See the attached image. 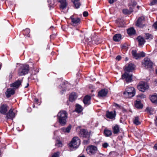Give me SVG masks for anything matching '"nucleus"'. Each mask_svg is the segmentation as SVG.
<instances>
[{
    "label": "nucleus",
    "mask_w": 157,
    "mask_h": 157,
    "mask_svg": "<svg viewBox=\"0 0 157 157\" xmlns=\"http://www.w3.org/2000/svg\"><path fill=\"white\" fill-rule=\"evenodd\" d=\"M35 102H38V99L36 98L35 99Z\"/></svg>",
    "instance_id": "obj_58"
},
{
    "label": "nucleus",
    "mask_w": 157,
    "mask_h": 157,
    "mask_svg": "<svg viewBox=\"0 0 157 157\" xmlns=\"http://www.w3.org/2000/svg\"><path fill=\"white\" fill-rule=\"evenodd\" d=\"M69 85L67 82H63L62 84L59 86V88L62 90L60 91L61 94L67 89V87Z\"/></svg>",
    "instance_id": "obj_11"
},
{
    "label": "nucleus",
    "mask_w": 157,
    "mask_h": 157,
    "mask_svg": "<svg viewBox=\"0 0 157 157\" xmlns=\"http://www.w3.org/2000/svg\"><path fill=\"white\" fill-rule=\"evenodd\" d=\"M135 105L136 107L138 109H141L143 107V105L140 101H136L135 103Z\"/></svg>",
    "instance_id": "obj_31"
},
{
    "label": "nucleus",
    "mask_w": 157,
    "mask_h": 157,
    "mask_svg": "<svg viewBox=\"0 0 157 157\" xmlns=\"http://www.w3.org/2000/svg\"><path fill=\"white\" fill-rule=\"evenodd\" d=\"M59 2L61 3L60 7L61 9L64 10L66 8L67 5L66 0H59Z\"/></svg>",
    "instance_id": "obj_18"
},
{
    "label": "nucleus",
    "mask_w": 157,
    "mask_h": 157,
    "mask_svg": "<svg viewBox=\"0 0 157 157\" xmlns=\"http://www.w3.org/2000/svg\"><path fill=\"white\" fill-rule=\"evenodd\" d=\"M149 86L146 82L141 81L139 82L137 86L138 89L140 91L144 92L148 89Z\"/></svg>",
    "instance_id": "obj_4"
},
{
    "label": "nucleus",
    "mask_w": 157,
    "mask_h": 157,
    "mask_svg": "<svg viewBox=\"0 0 157 157\" xmlns=\"http://www.w3.org/2000/svg\"><path fill=\"white\" fill-rule=\"evenodd\" d=\"M80 144V141L77 137H75L72 139L69 144V146L71 147L76 148L78 147Z\"/></svg>",
    "instance_id": "obj_2"
},
{
    "label": "nucleus",
    "mask_w": 157,
    "mask_h": 157,
    "mask_svg": "<svg viewBox=\"0 0 157 157\" xmlns=\"http://www.w3.org/2000/svg\"><path fill=\"white\" fill-rule=\"evenodd\" d=\"M140 6H137V8H138V9H139V8Z\"/></svg>",
    "instance_id": "obj_61"
},
{
    "label": "nucleus",
    "mask_w": 157,
    "mask_h": 157,
    "mask_svg": "<svg viewBox=\"0 0 157 157\" xmlns=\"http://www.w3.org/2000/svg\"><path fill=\"white\" fill-rule=\"evenodd\" d=\"M156 122L157 123V117H156ZM156 124H157V123Z\"/></svg>",
    "instance_id": "obj_63"
},
{
    "label": "nucleus",
    "mask_w": 157,
    "mask_h": 157,
    "mask_svg": "<svg viewBox=\"0 0 157 157\" xmlns=\"http://www.w3.org/2000/svg\"><path fill=\"white\" fill-rule=\"evenodd\" d=\"M152 26L155 29L157 30V21L153 24Z\"/></svg>",
    "instance_id": "obj_45"
},
{
    "label": "nucleus",
    "mask_w": 157,
    "mask_h": 157,
    "mask_svg": "<svg viewBox=\"0 0 157 157\" xmlns=\"http://www.w3.org/2000/svg\"><path fill=\"white\" fill-rule=\"evenodd\" d=\"M97 148L96 147L91 145L89 146L87 149V152L90 154H94L97 151Z\"/></svg>",
    "instance_id": "obj_8"
},
{
    "label": "nucleus",
    "mask_w": 157,
    "mask_h": 157,
    "mask_svg": "<svg viewBox=\"0 0 157 157\" xmlns=\"http://www.w3.org/2000/svg\"><path fill=\"white\" fill-rule=\"evenodd\" d=\"M136 66L133 63H129L128 64V72H132L135 69Z\"/></svg>",
    "instance_id": "obj_22"
},
{
    "label": "nucleus",
    "mask_w": 157,
    "mask_h": 157,
    "mask_svg": "<svg viewBox=\"0 0 157 157\" xmlns=\"http://www.w3.org/2000/svg\"><path fill=\"white\" fill-rule=\"evenodd\" d=\"M127 60H128V59H127V57H126V58H125V61H127Z\"/></svg>",
    "instance_id": "obj_62"
},
{
    "label": "nucleus",
    "mask_w": 157,
    "mask_h": 157,
    "mask_svg": "<svg viewBox=\"0 0 157 157\" xmlns=\"http://www.w3.org/2000/svg\"><path fill=\"white\" fill-rule=\"evenodd\" d=\"M91 97L90 96H86L84 97L83 102L85 105H88L90 104Z\"/></svg>",
    "instance_id": "obj_19"
},
{
    "label": "nucleus",
    "mask_w": 157,
    "mask_h": 157,
    "mask_svg": "<svg viewBox=\"0 0 157 157\" xmlns=\"http://www.w3.org/2000/svg\"><path fill=\"white\" fill-rule=\"evenodd\" d=\"M113 105L114 106L118 109L120 108L121 107V106L120 105L116 103H114L113 104Z\"/></svg>",
    "instance_id": "obj_44"
},
{
    "label": "nucleus",
    "mask_w": 157,
    "mask_h": 157,
    "mask_svg": "<svg viewBox=\"0 0 157 157\" xmlns=\"http://www.w3.org/2000/svg\"><path fill=\"white\" fill-rule=\"evenodd\" d=\"M84 142H86V143H88V141H87V140H84Z\"/></svg>",
    "instance_id": "obj_60"
},
{
    "label": "nucleus",
    "mask_w": 157,
    "mask_h": 157,
    "mask_svg": "<svg viewBox=\"0 0 157 157\" xmlns=\"http://www.w3.org/2000/svg\"><path fill=\"white\" fill-rule=\"evenodd\" d=\"M90 132H88L86 130L82 129L80 130V135L81 137L89 138L90 137Z\"/></svg>",
    "instance_id": "obj_9"
},
{
    "label": "nucleus",
    "mask_w": 157,
    "mask_h": 157,
    "mask_svg": "<svg viewBox=\"0 0 157 157\" xmlns=\"http://www.w3.org/2000/svg\"><path fill=\"white\" fill-rule=\"evenodd\" d=\"M82 106L80 105L77 104L76 105L75 111L78 113H80L82 112Z\"/></svg>",
    "instance_id": "obj_32"
},
{
    "label": "nucleus",
    "mask_w": 157,
    "mask_h": 157,
    "mask_svg": "<svg viewBox=\"0 0 157 157\" xmlns=\"http://www.w3.org/2000/svg\"><path fill=\"white\" fill-rule=\"evenodd\" d=\"M123 13L125 15L128 14V9H124L123 10Z\"/></svg>",
    "instance_id": "obj_47"
},
{
    "label": "nucleus",
    "mask_w": 157,
    "mask_h": 157,
    "mask_svg": "<svg viewBox=\"0 0 157 157\" xmlns=\"http://www.w3.org/2000/svg\"><path fill=\"white\" fill-rule=\"evenodd\" d=\"M29 70V66L28 65H22L19 70L18 74L20 76L24 75L28 73Z\"/></svg>",
    "instance_id": "obj_3"
},
{
    "label": "nucleus",
    "mask_w": 157,
    "mask_h": 157,
    "mask_svg": "<svg viewBox=\"0 0 157 157\" xmlns=\"http://www.w3.org/2000/svg\"><path fill=\"white\" fill-rule=\"evenodd\" d=\"M150 99L152 103L156 104L157 103V94H155L151 96Z\"/></svg>",
    "instance_id": "obj_23"
},
{
    "label": "nucleus",
    "mask_w": 157,
    "mask_h": 157,
    "mask_svg": "<svg viewBox=\"0 0 157 157\" xmlns=\"http://www.w3.org/2000/svg\"><path fill=\"white\" fill-rule=\"evenodd\" d=\"M67 113L65 111H61L57 114V118L60 124L64 126L66 124V120L67 118Z\"/></svg>",
    "instance_id": "obj_1"
},
{
    "label": "nucleus",
    "mask_w": 157,
    "mask_h": 157,
    "mask_svg": "<svg viewBox=\"0 0 157 157\" xmlns=\"http://www.w3.org/2000/svg\"><path fill=\"white\" fill-rule=\"evenodd\" d=\"M116 116V114L113 112H109L108 111L106 112V117L110 119H113L115 118Z\"/></svg>",
    "instance_id": "obj_16"
},
{
    "label": "nucleus",
    "mask_w": 157,
    "mask_h": 157,
    "mask_svg": "<svg viewBox=\"0 0 157 157\" xmlns=\"http://www.w3.org/2000/svg\"><path fill=\"white\" fill-rule=\"evenodd\" d=\"M134 123L136 125H138L140 124V122L139 120L138 117H136L133 120Z\"/></svg>",
    "instance_id": "obj_37"
},
{
    "label": "nucleus",
    "mask_w": 157,
    "mask_h": 157,
    "mask_svg": "<svg viewBox=\"0 0 157 157\" xmlns=\"http://www.w3.org/2000/svg\"><path fill=\"white\" fill-rule=\"evenodd\" d=\"M132 53L133 57L136 59L145 56V54L144 52H142L137 53L136 51L135 50H132Z\"/></svg>",
    "instance_id": "obj_5"
},
{
    "label": "nucleus",
    "mask_w": 157,
    "mask_h": 157,
    "mask_svg": "<svg viewBox=\"0 0 157 157\" xmlns=\"http://www.w3.org/2000/svg\"><path fill=\"white\" fill-rule=\"evenodd\" d=\"M116 1L117 0H109V2L110 4H112Z\"/></svg>",
    "instance_id": "obj_51"
},
{
    "label": "nucleus",
    "mask_w": 157,
    "mask_h": 157,
    "mask_svg": "<svg viewBox=\"0 0 157 157\" xmlns=\"http://www.w3.org/2000/svg\"><path fill=\"white\" fill-rule=\"evenodd\" d=\"M133 88V87H128V92H131L132 91V90H131V88Z\"/></svg>",
    "instance_id": "obj_55"
},
{
    "label": "nucleus",
    "mask_w": 157,
    "mask_h": 157,
    "mask_svg": "<svg viewBox=\"0 0 157 157\" xmlns=\"http://www.w3.org/2000/svg\"><path fill=\"white\" fill-rule=\"evenodd\" d=\"M156 73L157 74V69H156L155 70Z\"/></svg>",
    "instance_id": "obj_64"
},
{
    "label": "nucleus",
    "mask_w": 157,
    "mask_h": 157,
    "mask_svg": "<svg viewBox=\"0 0 157 157\" xmlns=\"http://www.w3.org/2000/svg\"><path fill=\"white\" fill-rule=\"evenodd\" d=\"M125 95L128 94V90L126 89L125 91L123 93Z\"/></svg>",
    "instance_id": "obj_54"
},
{
    "label": "nucleus",
    "mask_w": 157,
    "mask_h": 157,
    "mask_svg": "<svg viewBox=\"0 0 157 157\" xmlns=\"http://www.w3.org/2000/svg\"><path fill=\"white\" fill-rule=\"evenodd\" d=\"M137 39L139 43V44L140 45H143L145 42L144 39L140 36H139L137 37Z\"/></svg>",
    "instance_id": "obj_24"
},
{
    "label": "nucleus",
    "mask_w": 157,
    "mask_h": 157,
    "mask_svg": "<svg viewBox=\"0 0 157 157\" xmlns=\"http://www.w3.org/2000/svg\"><path fill=\"white\" fill-rule=\"evenodd\" d=\"M131 90H132V91L128 92V98L132 97L135 95L136 91L135 88H132Z\"/></svg>",
    "instance_id": "obj_30"
},
{
    "label": "nucleus",
    "mask_w": 157,
    "mask_h": 157,
    "mask_svg": "<svg viewBox=\"0 0 157 157\" xmlns=\"http://www.w3.org/2000/svg\"><path fill=\"white\" fill-rule=\"evenodd\" d=\"M79 0H74L73 3L76 9H78L81 5V4L79 2Z\"/></svg>",
    "instance_id": "obj_34"
},
{
    "label": "nucleus",
    "mask_w": 157,
    "mask_h": 157,
    "mask_svg": "<svg viewBox=\"0 0 157 157\" xmlns=\"http://www.w3.org/2000/svg\"><path fill=\"white\" fill-rule=\"evenodd\" d=\"M121 48L123 52H126L128 49V44L126 43L124 44L123 45H121Z\"/></svg>",
    "instance_id": "obj_35"
},
{
    "label": "nucleus",
    "mask_w": 157,
    "mask_h": 157,
    "mask_svg": "<svg viewBox=\"0 0 157 157\" xmlns=\"http://www.w3.org/2000/svg\"><path fill=\"white\" fill-rule=\"evenodd\" d=\"M121 35L120 34H117L115 35L113 37V40L115 42H119L121 39Z\"/></svg>",
    "instance_id": "obj_21"
},
{
    "label": "nucleus",
    "mask_w": 157,
    "mask_h": 157,
    "mask_svg": "<svg viewBox=\"0 0 157 157\" xmlns=\"http://www.w3.org/2000/svg\"><path fill=\"white\" fill-rule=\"evenodd\" d=\"M14 93V90L13 89L9 88L7 89L6 94L7 97L9 98L11 95L13 94Z\"/></svg>",
    "instance_id": "obj_20"
},
{
    "label": "nucleus",
    "mask_w": 157,
    "mask_h": 157,
    "mask_svg": "<svg viewBox=\"0 0 157 157\" xmlns=\"http://www.w3.org/2000/svg\"><path fill=\"white\" fill-rule=\"evenodd\" d=\"M48 2L50 6H52L55 4V2L54 0H48Z\"/></svg>",
    "instance_id": "obj_40"
},
{
    "label": "nucleus",
    "mask_w": 157,
    "mask_h": 157,
    "mask_svg": "<svg viewBox=\"0 0 157 157\" xmlns=\"http://www.w3.org/2000/svg\"><path fill=\"white\" fill-rule=\"evenodd\" d=\"M8 108L6 104L2 105L0 106V113L3 114H5L7 111Z\"/></svg>",
    "instance_id": "obj_13"
},
{
    "label": "nucleus",
    "mask_w": 157,
    "mask_h": 157,
    "mask_svg": "<svg viewBox=\"0 0 157 157\" xmlns=\"http://www.w3.org/2000/svg\"><path fill=\"white\" fill-rule=\"evenodd\" d=\"M108 91L106 89H102L100 91L98 94V96L99 97H104L108 93Z\"/></svg>",
    "instance_id": "obj_15"
},
{
    "label": "nucleus",
    "mask_w": 157,
    "mask_h": 157,
    "mask_svg": "<svg viewBox=\"0 0 157 157\" xmlns=\"http://www.w3.org/2000/svg\"><path fill=\"white\" fill-rule=\"evenodd\" d=\"M157 3V0H152V2L151 3V5H153L155 4L156 3Z\"/></svg>",
    "instance_id": "obj_46"
},
{
    "label": "nucleus",
    "mask_w": 157,
    "mask_h": 157,
    "mask_svg": "<svg viewBox=\"0 0 157 157\" xmlns=\"http://www.w3.org/2000/svg\"><path fill=\"white\" fill-rule=\"evenodd\" d=\"M145 39H153V36L151 34H149L148 33H147L145 34Z\"/></svg>",
    "instance_id": "obj_38"
},
{
    "label": "nucleus",
    "mask_w": 157,
    "mask_h": 157,
    "mask_svg": "<svg viewBox=\"0 0 157 157\" xmlns=\"http://www.w3.org/2000/svg\"><path fill=\"white\" fill-rule=\"evenodd\" d=\"M126 24H125L124 22H123V23L121 24H120V26L122 27H125Z\"/></svg>",
    "instance_id": "obj_50"
},
{
    "label": "nucleus",
    "mask_w": 157,
    "mask_h": 157,
    "mask_svg": "<svg viewBox=\"0 0 157 157\" xmlns=\"http://www.w3.org/2000/svg\"><path fill=\"white\" fill-rule=\"evenodd\" d=\"M60 152L59 151L55 152L51 157H59Z\"/></svg>",
    "instance_id": "obj_42"
},
{
    "label": "nucleus",
    "mask_w": 157,
    "mask_h": 157,
    "mask_svg": "<svg viewBox=\"0 0 157 157\" xmlns=\"http://www.w3.org/2000/svg\"><path fill=\"white\" fill-rule=\"evenodd\" d=\"M29 86V83H27V85L26 86H25V88H27L28 86Z\"/></svg>",
    "instance_id": "obj_57"
},
{
    "label": "nucleus",
    "mask_w": 157,
    "mask_h": 157,
    "mask_svg": "<svg viewBox=\"0 0 157 157\" xmlns=\"http://www.w3.org/2000/svg\"><path fill=\"white\" fill-rule=\"evenodd\" d=\"M78 157H86L84 155H79V156H78Z\"/></svg>",
    "instance_id": "obj_59"
},
{
    "label": "nucleus",
    "mask_w": 157,
    "mask_h": 157,
    "mask_svg": "<svg viewBox=\"0 0 157 157\" xmlns=\"http://www.w3.org/2000/svg\"><path fill=\"white\" fill-rule=\"evenodd\" d=\"M136 34V31L133 27L128 29V35L131 36Z\"/></svg>",
    "instance_id": "obj_29"
},
{
    "label": "nucleus",
    "mask_w": 157,
    "mask_h": 157,
    "mask_svg": "<svg viewBox=\"0 0 157 157\" xmlns=\"http://www.w3.org/2000/svg\"><path fill=\"white\" fill-rule=\"evenodd\" d=\"M15 113L13 112V109H10L8 113L6 114V117L7 119H12L15 117Z\"/></svg>",
    "instance_id": "obj_12"
},
{
    "label": "nucleus",
    "mask_w": 157,
    "mask_h": 157,
    "mask_svg": "<svg viewBox=\"0 0 157 157\" xmlns=\"http://www.w3.org/2000/svg\"><path fill=\"white\" fill-rule=\"evenodd\" d=\"M113 132L114 134L118 133L120 131V127L119 126L116 124L113 127Z\"/></svg>",
    "instance_id": "obj_26"
},
{
    "label": "nucleus",
    "mask_w": 157,
    "mask_h": 157,
    "mask_svg": "<svg viewBox=\"0 0 157 157\" xmlns=\"http://www.w3.org/2000/svg\"><path fill=\"white\" fill-rule=\"evenodd\" d=\"M77 96L75 93L73 92L69 96L70 101H72L77 98Z\"/></svg>",
    "instance_id": "obj_27"
},
{
    "label": "nucleus",
    "mask_w": 157,
    "mask_h": 157,
    "mask_svg": "<svg viewBox=\"0 0 157 157\" xmlns=\"http://www.w3.org/2000/svg\"><path fill=\"white\" fill-rule=\"evenodd\" d=\"M145 21V18L144 17L141 16L139 17L136 23L137 26L140 27H142L144 26L143 23Z\"/></svg>",
    "instance_id": "obj_10"
},
{
    "label": "nucleus",
    "mask_w": 157,
    "mask_h": 157,
    "mask_svg": "<svg viewBox=\"0 0 157 157\" xmlns=\"http://www.w3.org/2000/svg\"><path fill=\"white\" fill-rule=\"evenodd\" d=\"M55 145L58 147H60L62 146V143L59 141H57Z\"/></svg>",
    "instance_id": "obj_41"
},
{
    "label": "nucleus",
    "mask_w": 157,
    "mask_h": 157,
    "mask_svg": "<svg viewBox=\"0 0 157 157\" xmlns=\"http://www.w3.org/2000/svg\"><path fill=\"white\" fill-rule=\"evenodd\" d=\"M108 144L107 143H104L103 145V147L104 148H106L108 147Z\"/></svg>",
    "instance_id": "obj_48"
},
{
    "label": "nucleus",
    "mask_w": 157,
    "mask_h": 157,
    "mask_svg": "<svg viewBox=\"0 0 157 157\" xmlns=\"http://www.w3.org/2000/svg\"><path fill=\"white\" fill-rule=\"evenodd\" d=\"M88 13L87 12V11H84L83 13V15L85 17H86L87 16H88Z\"/></svg>",
    "instance_id": "obj_49"
},
{
    "label": "nucleus",
    "mask_w": 157,
    "mask_h": 157,
    "mask_svg": "<svg viewBox=\"0 0 157 157\" xmlns=\"http://www.w3.org/2000/svg\"><path fill=\"white\" fill-rule=\"evenodd\" d=\"M146 110L150 114H152V111L151 110V109L149 108L148 107H147L146 108Z\"/></svg>",
    "instance_id": "obj_43"
},
{
    "label": "nucleus",
    "mask_w": 157,
    "mask_h": 157,
    "mask_svg": "<svg viewBox=\"0 0 157 157\" xmlns=\"http://www.w3.org/2000/svg\"><path fill=\"white\" fill-rule=\"evenodd\" d=\"M104 132L105 136L107 137L111 136L112 134V131L107 129H105L104 131Z\"/></svg>",
    "instance_id": "obj_33"
},
{
    "label": "nucleus",
    "mask_w": 157,
    "mask_h": 157,
    "mask_svg": "<svg viewBox=\"0 0 157 157\" xmlns=\"http://www.w3.org/2000/svg\"><path fill=\"white\" fill-rule=\"evenodd\" d=\"M72 22L74 24H77L79 23L80 19L79 18H73V16L70 17Z\"/></svg>",
    "instance_id": "obj_25"
},
{
    "label": "nucleus",
    "mask_w": 157,
    "mask_h": 157,
    "mask_svg": "<svg viewBox=\"0 0 157 157\" xmlns=\"http://www.w3.org/2000/svg\"><path fill=\"white\" fill-rule=\"evenodd\" d=\"M25 31H26L27 33H29L30 32V30L29 29L27 28L25 29Z\"/></svg>",
    "instance_id": "obj_56"
},
{
    "label": "nucleus",
    "mask_w": 157,
    "mask_h": 157,
    "mask_svg": "<svg viewBox=\"0 0 157 157\" xmlns=\"http://www.w3.org/2000/svg\"><path fill=\"white\" fill-rule=\"evenodd\" d=\"M124 73L123 74L121 79H125L126 82H128V67L125 66L124 69Z\"/></svg>",
    "instance_id": "obj_14"
},
{
    "label": "nucleus",
    "mask_w": 157,
    "mask_h": 157,
    "mask_svg": "<svg viewBox=\"0 0 157 157\" xmlns=\"http://www.w3.org/2000/svg\"><path fill=\"white\" fill-rule=\"evenodd\" d=\"M116 59L118 61L120 60L121 59V56H120L118 55L116 57Z\"/></svg>",
    "instance_id": "obj_52"
},
{
    "label": "nucleus",
    "mask_w": 157,
    "mask_h": 157,
    "mask_svg": "<svg viewBox=\"0 0 157 157\" xmlns=\"http://www.w3.org/2000/svg\"><path fill=\"white\" fill-rule=\"evenodd\" d=\"M133 78V75L132 74H128V83L131 82L132 81Z\"/></svg>",
    "instance_id": "obj_39"
},
{
    "label": "nucleus",
    "mask_w": 157,
    "mask_h": 157,
    "mask_svg": "<svg viewBox=\"0 0 157 157\" xmlns=\"http://www.w3.org/2000/svg\"><path fill=\"white\" fill-rule=\"evenodd\" d=\"M129 4V10H128V14L133 12V9L137 4L136 2L134 0H130Z\"/></svg>",
    "instance_id": "obj_7"
},
{
    "label": "nucleus",
    "mask_w": 157,
    "mask_h": 157,
    "mask_svg": "<svg viewBox=\"0 0 157 157\" xmlns=\"http://www.w3.org/2000/svg\"><path fill=\"white\" fill-rule=\"evenodd\" d=\"M142 63L144 66L147 68H151L152 66L153 63L149 58H145Z\"/></svg>",
    "instance_id": "obj_6"
},
{
    "label": "nucleus",
    "mask_w": 157,
    "mask_h": 157,
    "mask_svg": "<svg viewBox=\"0 0 157 157\" xmlns=\"http://www.w3.org/2000/svg\"><path fill=\"white\" fill-rule=\"evenodd\" d=\"M22 81V79L17 80L14 83L10 84V86L17 88L21 85Z\"/></svg>",
    "instance_id": "obj_17"
},
{
    "label": "nucleus",
    "mask_w": 157,
    "mask_h": 157,
    "mask_svg": "<svg viewBox=\"0 0 157 157\" xmlns=\"http://www.w3.org/2000/svg\"><path fill=\"white\" fill-rule=\"evenodd\" d=\"M85 40H82V42L85 44L90 45L91 44V39L88 38L86 36L85 37Z\"/></svg>",
    "instance_id": "obj_28"
},
{
    "label": "nucleus",
    "mask_w": 157,
    "mask_h": 157,
    "mask_svg": "<svg viewBox=\"0 0 157 157\" xmlns=\"http://www.w3.org/2000/svg\"><path fill=\"white\" fill-rule=\"evenodd\" d=\"M71 128V125H70L66 128H62L61 130L64 132L69 133L70 132Z\"/></svg>",
    "instance_id": "obj_36"
},
{
    "label": "nucleus",
    "mask_w": 157,
    "mask_h": 157,
    "mask_svg": "<svg viewBox=\"0 0 157 157\" xmlns=\"http://www.w3.org/2000/svg\"><path fill=\"white\" fill-rule=\"evenodd\" d=\"M153 148L155 150L157 151V144H156L154 146Z\"/></svg>",
    "instance_id": "obj_53"
}]
</instances>
